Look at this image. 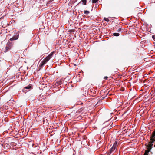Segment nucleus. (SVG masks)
<instances>
[{"mask_svg":"<svg viewBox=\"0 0 155 155\" xmlns=\"http://www.w3.org/2000/svg\"><path fill=\"white\" fill-rule=\"evenodd\" d=\"M104 19L107 22H108L109 21V19L107 18H104Z\"/></svg>","mask_w":155,"mask_h":155,"instance_id":"nucleus-12","label":"nucleus"},{"mask_svg":"<svg viewBox=\"0 0 155 155\" xmlns=\"http://www.w3.org/2000/svg\"><path fill=\"white\" fill-rule=\"evenodd\" d=\"M81 2L82 3V4L84 5H86V0H82L81 1Z\"/></svg>","mask_w":155,"mask_h":155,"instance_id":"nucleus-6","label":"nucleus"},{"mask_svg":"<svg viewBox=\"0 0 155 155\" xmlns=\"http://www.w3.org/2000/svg\"><path fill=\"white\" fill-rule=\"evenodd\" d=\"M54 54V52H51L45 58L49 61L52 57V55Z\"/></svg>","mask_w":155,"mask_h":155,"instance_id":"nucleus-3","label":"nucleus"},{"mask_svg":"<svg viewBox=\"0 0 155 155\" xmlns=\"http://www.w3.org/2000/svg\"><path fill=\"white\" fill-rule=\"evenodd\" d=\"M152 38L153 40L155 41V35H153L152 36Z\"/></svg>","mask_w":155,"mask_h":155,"instance_id":"nucleus-13","label":"nucleus"},{"mask_svg":"<svg viewBox=\"0 0 155 155\" xmlns=\"http://www.w3.org/2000/svg\"><path fill=\"white\" fill-rule=\"evenodd\" d=\"M84 13L86 14L87 15L89 13V12L88 11H84Z\"/></svg>","mask_w":155,"mask_h":155,"instance_id":"nucleus-9","label":"nucleus"},{"mask_svg":"<svg viewBox=\"0 0 155 155\" xmlns=\"http://www.w3.org/2000/svg\"><path fill=\"white\" fill-rule=\"evenodd\" d=\"M31 86L29 85L27 86H26L24 88V89H29L31 88Z\"/></svg>","mask_w":155,"mask_h":155,"instance_id":"nucleus-7","label":"nucleus"},{"mask_svg":"<svg viewBox=\"0 0 155 155\" xmlns=\"http://www.w3.org/2000/svg\"><path fill=\"white\" fill-rule=\"evenodd\" d=\"M54 54V52H51L45 58L49 61L52 57V55Z\"/></svg>","mask_w":155,"mask_h":155,"instance_id":"nucleus-4","label":"nucleus"},{"mask_svg":"<svg viewBox=\"0 0 155 155\" xmlns=\"http://www.w3.org/2000/svg\"><path fill=\"white\" fill-rule=\"evenodd\" d=\"M18 37L19 35H17L13 36L12 38H11L10 40L11 41L16 40L18 39Z\"/></svg>","mask_w":155,"mask_h":155,"instance_id":"nucleus-5","label":"nucleus"},{"mask_svg":"<svg viewBox=\"0 0 155 155\" xmlns=\"http://www.w3.org/2000/svg\"><path fill=\"white\" fill-rule=\"evenodd\" d=\"M113 35L114 36H118L119 35V34L117 33H114L113 34Z\"/></svg>","mask_w":155,"mask_h":155,"instance_id":"nucleus-8","label":"nucleus"},{"mask_svg":"<svg viewBox=\"0 0 155 155\" xmlns=\"http://www.w3.org/2000/svg\"><path fill=\"white\" fill-rule=\"evenodd\" d=\"M117 141L115 142L112 147L110 149V152L108 153V155H113V152L117 148Z\"/></svg>","mask_w":155,"mask_h":155,"instance_id":"nucleus-1","label":"nucleus"},{"mask_svg":"<svg viewBox=\"0 0 155 155\" xmlns=\"http://www.w3.org/2000/svg\"><path fill=\"white\" fill-rule=\"evenodd\" d=\"M144 155H147V151H146V152L145 153H144Z\"/></svg>","mask_w":155,"mask_h":155,"instance_id":"nucleus-15","label":"nucleus"},{"mask_svg":"<svg viewBox=\"0 0 155 155\" xmlns=\"http://www.w3.org/2000/svg\"><path fill=\"white\" fill-rule=\"evenodd\" d=\"M107 77H105V79H107Z\"/></svg>","mask_w":155,"mask_h":155,"instance_id":"nucleus-16","label":"nucleus"},{"mask_svg":"<svg viewBox=\"0 0 155 155\" xmlns=\"http://www.w3.org/2000/svg\"><path fill=\"white\" fill-rule=\"evenodd\" d=\"M10 48L9 47L6 46L5 48V49H6V52L7 51L8 49H10Z\"/></svg>","mask_w":155,"mask_h":155,"instance_id":"nucleus-11","label":"nucleus"},{"mask_svg":"<svg viewBox=\"0 0 155 155\" xmlns=\"http://www.w3.org/2000/svg\"><path fill=\"white\" fill-rule=\"evenodd\" d=\"M121 29L120 28H119L118 29V30H117V31L118 32H120V31H121Z\"/></svg>","mask_w":155,"mask_h":155,"instance_id":"nucleus-14","label":"nucleus"},{"mask_svg":"<svg viewBox=\"0 0 155 155\" xmlns=\"http://www.w3.org/2000/svg\"><path fill=\"white\" fill-rule=\"evenodd\" d=\"M98 0H92V2L93 3H96L97 1Z\"/></svg>","mask_w":155,"mask_h":155,"instance_id":"nucleus-10","label":"nucleus"},{"mask_svg":"<svg viewBox=\"0 0 155 155\" xmlns=\"http://www.w3.org/2000/svg\"><path fill=\"white\" fill-rule=\"evenodd\" d=\"M154 146L155 147V144L154 145Z\"/></svg>","mask_w":155,"mask_h":155,"instance_id":"nucleus-17","label":"nucleus"},{"mask_svg":"<svg viewBox=\"0 0 155 155\" xmlns=\"http://www.w3.org/2000/svg\"><path fill=\"white\" fill-rule=\"evenodd\" d=\"M48 61L45 58L40 63L39 66L40 68H41Z\"/></svg>","mask_w":155,"mask_h":155,"instance_id":"nucleus-2","label":"nucleus"}]
</instances>
